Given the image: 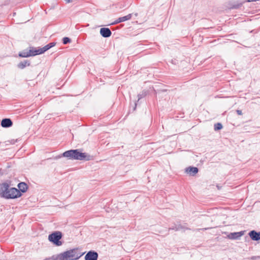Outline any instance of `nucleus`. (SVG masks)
<instances>
[{
    "mask_svg": "<svg viewBox=\"0 0 260 260\" xmlns=\"http://www.w3.org/2000/svg\"><path fill=\"white\" fill-rule=\"evenodd\" d=\"M48 45L49 46L50 48H51V47L55 46V43L52 42V43H49Z\"/></svg>",
    "mask_w": 260,
    "mask_h": 260,
    "instance_id": "nucleus-21",
    "label": "nucleus"
},
{
    "mask_svg": "<svg viewBox=\"0 0 260 260\" xmlns=\"http://www.w3.org/2000/svg\"><path fill=\"white\" fill-rule=\"evenodd\" d=\"M84 253L78 252V249L74 248L61 253L60 259V260H77Z\"/></svg>",
    "mask_w": 260,
    "mask_h": 260,
    "instance_id": "nucleus-3",
    "label": "nucleus"
},
{
    "mask_svg": "<svg viewBox=\"0 0 260 260\" xmlns=\"http://www.w3.org/2000/svg\"><path fill=\"white\" fill-rule=\"evenodd\" d=\"M71 42V40L68 37H64L62 39V43L63 44H67Z\"/></svg>",
    "mask_w": 260,
    "mask_h": 260,
    "instance_id": "nucleus-19",
    "label": "nucleus"
},
{
    "mask_svg": "<svg viewBox=\"0 0 260 260\" xmlns=\"http://www.w3.org/2000/svg\"><path fill=\"white\" fill-rule=\"evenodd\" d=\"M198 172L199 169L197 167H189L185 169V172L192 176H194Z\"/></svg>",
    "mask_w": 260,
    "mask_h": 260,
    "instance_id": "nucleus-12",
    "label": "nucleus"
},
{
    "mask_svg": "<svg viewBox=\"0 0 260 260\" xmlns=\"http://www.w3.org/2000/svg\"><path fill=\"white\" fill-rule=\"evenodd\" d=\"M132 14H129L128 15H127L126 16L119 17L116 20H115L114 22L112 23L111 24H118L119 23L122 22H124V21L128 20L132 18Z\"/></svg>",
    "mask_w": 260,
    "mask_h": 260,
    "instance_id": "nucleus-10",
    "label": "nucleus"
},
{
    "mask_svg": "<svg viewBox=\"0 0 260 260\" xmlns=\"http://www.w3.org/2000/svg\"><path fill=\"white\" fill-rule=\"evenodd\" d=\"M209 228H205V229H203V230H206L207 229H208Z\"/></svg>",
    "mask_w": 260,
    "mask_h": 260,
    "instance_id": "nucleus-26",
    "label": "nucleus"
},
{
    "mask_svg": "<svg viewBox=\"0 0 260 260\" xmlns=\"http://www.w3.org/2000/svg\"><path fill=\"white\" fill-rule=\"evenodd\" d=\"M184 229V228L181 224H174V226L169 229V231L172 230L177 231Z\"/></svg>",
    "mask_w": 260,
    "mask_h": 260,
    "instance_id": "nucleus-16",
    "label": "nucleus"
},
{
    "mask_svg": "<svg viewBox=\"0 0 260 260\" xmlns=\"http://www.w3.org/2000/svg\"><path fill=\"white\" fill-rule=\"evenodd\" d=\"M100 34L104 38H108L111 36L112 32L108 27H102L100 29Z\"/></svg>",
    "mask_w": 260,
    "mask_h": 260,
    "instance_id": "nucleus-8",
    "label": "nucleus"
},
{
    "mask_svg": "<svg viewBox=\"0 0 260 260\" xmlns=\"http://www.w3.org/2000/svg\"><path fill=\"white\" fill-rule=\"evenodd\" d=\"M30 64V62L28 60H25L19 62L17 67L19 69H23L27 66H29Z\"/></svg>",
    "mask_w": 260,
    "mask_h": 260,
    "instance_id": "nucleus-15",
    "label": "nucleus"
},
{
    "mask_svg": "<svg viewBox=\"0 0 260 260\" xmlns=\"http://www.w3.org/2000/svg\"><path fill=\"white\" fill-rule=\"evenodd\" d=\"M13 125V122L10 118H4L1 121V125L3 127H10Z\"/></svg>",
    "mask_w": 260,
    "mask_h": 260,
    "instance_id": "nucleus-11",
    "label": "nucleus"
},
{
    "mask_svg": "<svg viewBox=\"0 0 260 260\" xmlns=\"http://www.w3.org/2000/svg\"><path fill=\"white\" fill-rule=\"evenodd\" d=\"M18 187L19 188V190L22 192H25L26 191L27 188H28V186L26 184V183H24V182H20L18 184Z\"/></svg>",
    "mask_w": 260,
    "mask_h": 260,
    "instance_id": "nucleus-14",
    "label": "nucleus"
},
{
    "mask_svg": "<svg viewBox=\"0 0 260 260\" xmlns=\"http://www.w3.org/2000/svg\"><path fill=\"white\" fill-rule=\"evenodd\" d=\"M62 237L61 233L60 232H55L49 235V240L56 246H60L62 242L60 241Z\"/></svg>",
    "mask_w": 260,
    "mask_h": 260,
    "instance_id": "nucleus-4",
    "label": "nucleus"
},
{
    "mask_svg": "<svg viewBox=\"0 0 260 260\" xmlns=\"http://www.w3.org/2000/svg\"><path fill=\"white\" fill-rule=\"evenodd\" d=\"M147 94V91L143 90L138 95V102L142 98H144Z\"/></svg>",
    "mask_w": 260,
    "mask_h": 260,
    "instance_id": "nucleus-17",
    "label": "nucleus"
},
{
    "mask_svg": "<svg viewBox=\"0 0 260 260\" xmlns=\"http://www.w3.org/2000/svg\"><path fill=\"white\" fill-rule=\"evenodd\" d=\"M62 155L68 159L89 160L91 159V156L86 153L80 152L79 149H72L64 152Z\"/></svg>",
    "mask_w": 260,
    "mask_h": 260,
    "instance_id": "nucleus-2",
    "label": "nucleus"
},
{
    "mask_svg": "<svg viewBox=\"0 0 260 260\" xmlns=\"http://www.w3.org/2000/svg\"><path fill=\"white\" fill-rule=\"evenodd\" d=\"M250 238L253 241L260 240V232H257L254 230L250 231L248 234Z\"/></svg>",
    "mask_w": 260,
    "mask_h": 260,
    "instance_id": "nucleus-9",
    "label": "nucleus"
},
{
    "mask_svg": "<svg viewBox=\"0 0 260 260\" xmlns=\"http://www.w3.org/2000/svg\"><path fill=\"white\" fill-rule=\"evenodd\" d=\"M244 231L239 232L231 233L227 235V237L230 239L236 240L239 239L244 235Z\"/></svg>",
    "mask_w": 260,
    "mask_h": 260,
    "instance_id": "nucleus-6",
    "label": "nucleus"
},
{
    "mask_svg": "<svg viewBox=\"0 0 260 260\" xmlns=\"http://www.w3.org/2000/svg\"><path fill=\"white\" fill-rule=\"evenodd\" d=\"M67 3H70L72 2L73 0H64Z\"/></svg>",
    "mask_w": 260,
    "mask_h": 260,
    "instance_id": "nucleus-24",
    "label": "nucleus"
},
{
    "mask_svg": "<svg viewBox=\"0 0 260 260\" xmlns=\"http://www.w3.org/2000/svg\"><path fill=\"white\" fill-rule=\"evenodd\" d=\"M222 128V125L220 123H217L214 124V130L218 131L220 130Z\"/></svg>",
    "mask_w": 260,
    "mask_h": 260,
    "instance_id": "nucleus-18",
    "label": "nucleus"
},
{
    "mask_svg": "<svg viewBox=\"0 0 260 260\" xmlns=\"http://www.w3.org/2000/svg\"><path fill=\"white\" fill-rule=\"evenodd\" d=\"M50 48L49 46L47 44L43 48L38 49H35V52H36V55L41 54L44 53L45 51H47Z\"/></svg>",
    "mask_w": 260,
    "mask_h": 260,
    "instance_id": "nucleus-13",
    "label": "nucleus"
},
{
    "mask_svg": "<svg viewBox=\"0 0 260 260\" xmlns=\"http://www.w3.org/2000/svg\"><path fill=\"white\" fill-rule=\"evenodd\" d=\"M242 5V4H238L237 5H234L232 7V8L233 9H238V8H239L240 6H241Z\"/></svg>",
    "mask_w": 260,
    "mask_h": 260,
    "instance_id": "nucleus-20",
    "label": "nucleus"
},
{
    "mask_svg": "<svg viewBox=\"0 0 260 260\" xmlns=\"http://www.w3.org/2000/svg\"><path fill=\"white\" fill-rule=\"evenodd\" d=\"M256 258V257H255V256H253V257H251V259H253V260H254Z\"/></svg>",
    "mask_w": 260,
    "mask_h": 260,
    "instance_id": "nucleus-25",
    "label": "nucleus"
},
{
    "mask_svg": "<svg viewBox=\"0 0 260 260\" xmlns=\"http://www.w3.org/2000/svg\"><path fill=\"white\" fill-rule=\"evenodd\" d=\"M63 156L62 155V154H60V155H59L58 156H56L55 157V159H58V158H61V157H62Z\"/></svg>",
    "mask_w": 260,
    "mask_h": 260,
    "instance_id": "nucleus-23",
    "label": "nucleus"
},
{
    "mask_svg": "<svg viewBox=\"0 0 260 260\" xmlns=\"http://www.w3.org/2000/svg\"><path fill=\"white\" fill-rule=\"evenodd\" d=\"M36 55V52H35V49L33 48L30 49L29 51H23L19 53V56L21 57H28L31 56Z\"/></svg>",
    "mask_w": 260,
    "mask_h": 260,
    "instance_id": "nucleus-7",
    "label": "nucleus"
},
{
    "mask_svg": "<svg viewBox=\"0 0 260 260\" xmlns=\"http://www.w3.org/2000/svg\"><path fill=\"white\" fill-rule=\"evenodd\" d=\"M98 253L94 251H88L85 256V260H98Z\"/></svg>",
    "mask_w": 260,
    "mask_h": 260,
    "instance_id": "nucleus-5",
    "label": "nucleus"
},
{
    "mask_svg": "<svg viewBox=\"0 0 260 260\" xmlns=\"http://www.w3.org/2000/svg\"><path fill=\"white\" fill-rule=\"evenodd\" d=\"M1 196L5 199H15L20 197L21 193L16 188H9V185L7 183L0 184Z\"/></svg>",
    "mask_w": 260,
    "mask_h": 260,
    "instance_id": "nucleus-1",
    "label": "nucleus"
},
{
    "mask_svg": "<svg viewBox=\"0 0 260 260\" xmlns=\"http://www.w3.org/2000/svg\"><path fill=\"white\" fill-rule=\"evenodd\" d=\"M236 112H237V113L239 115H242V111H241V110H237L236 111Z\"/></svg>",
    "mask_w": 260,
    "mask_h": 260,
    "instance_id": "nucleus-22",
    "label": "nucleus"
}]
</instances>
